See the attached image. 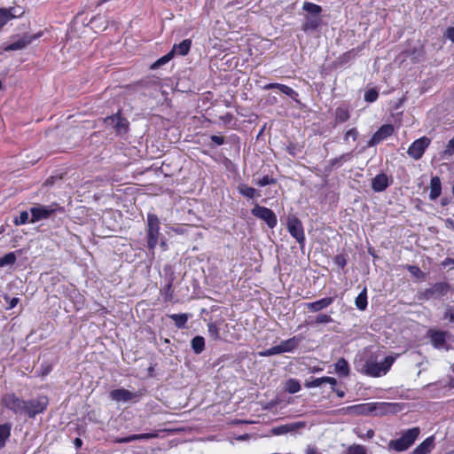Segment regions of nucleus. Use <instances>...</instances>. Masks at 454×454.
Instances as JSON below:
<instances>
[{"mask_svg": "<svg viewBox=\"0 0 454 454\" xmlns=\"http://www.w3.org/2000/svg\"><path fill=\"white\" fill-rule=\"evenodd\" d=\"M395 406V404L390 403H366L347 406L341 411L355 415L382 416L393 412Z\"/></svg>", "mask_w": 454, "mask_h": 454, "instance_id": "f257e3e1", "label": "nucleus"}, {"mask_svg": "<svg viewBox=\"0 0 454 454\" xmlns=\"http://www.w3.org/2000/svg\"><path fill=\"white\" fill-rule=\"evenodd\" d=\"M419 434L420 428L419 427H411L403 432L399 438L391 440L388 447L398 452L404 451L413 445Z\"/></svg>", "mask_w": 454, "mask_h": 454, "instance_id": "f03ea898", "label": "nucleus"}, {"mask_svg": "<svg viewBox=\"0 0 454 454\" xmlns=\"http://www.w3.org/2000/svg\"><path fill=\"white\" fill-rule=\"evenodd\" d=\"M160 219L157 215L147 214L146 242L147 248L154 254V249L158 245L160 237Z\"/></svg>", "mask_w": 454, "mask_h": 454, "instance_id": "7ed1b4c3", "label": "nucleus"}, {"mask_svg": "<svg viewBox=\"0 0 454 454\" xmlns=\"http://www.w3.org/2000/svg\"><path fill=\"white\" fill-rule=\"evenodd\" d=\"M395 358L391 356H386L384 361L377 363L373 361H366L364 364V372L371 377H380L385 375L391 368Z\"/></svg>", "mask_w": 454, "mask_h": 454, "instance_id": "20e7f679", "label": "nucleus"}, {"mask_svg": "<svg viewBox=\"0 0 454 454\" xmlns=\"http://www.w3.org/2000/svg\"><path fill=\"white\" fill-rule=\"evenodd\" d=\"M57 211H63V207L58 203H52L49 206L37 205L30 208V223H34L41 220L48 219Z\"/></svg>", "mask_w": 454, "mask_h": 454, "instance_id": "39448f33", "label": "nucleus"}, {"mask_svg": "<svg viewBox=\"0 0 454 454\" xmlns=\"http://www.w3.org/2000/svg\"><path fill=\"white\" fill-rule=\"evenodd\" d=\"M49 404V399L45 395H40L35 399L25 401L24 414L29 418H35L36 415L43 413Z\"/></svg>", "mask_w": 454, "mask_h": 454, "instance_id": "423d86ee", "label": "nucleus"}, {"mask_svg": "<svg viewBox=\"0 0 454 454\" xmlns=\"http://www.w3.org/2000/svg\"><path fill=\"white\" fill-rule=\"evenodd\" d=\"M251 214L266 223L269 228L273 229L278 224V218L274 211L269 207L255 204L251 209Z\"/></svg>", "mask_w": 454, "mask_h": 454, "instance_id": "0eeeda50", "label": "nucleus"}, {"mask_svg": "<svg viewBox=\"0 0 454 454\" xmlns=\"http://www.w3.org/2000/svg\"><path fill=\"white\" fill-rule=\"evenodd\" d=\"M431 144V139L426 136H423L414 140L407 150V154L414 160H420L426 150Z\"/></svg>", "mask_w": 454, "mask_h": 454, "instance_id": "6e6552de", "label": "nucleus"}, {"mask_svg": "<svg viewBox=\"0 0 454 454\" xmlns=\"http://www.w3.org/2000/svg\"><path fill=\"white\" fill-rule=\"evenodd\" d=\"M286 225L290 235L303 247L305 243V234L301 221L296 216L288 217Z\"/></svg>", "mask_w": 454, "mask_h": 454, "instance_id": "1a4fd4ad", "label": "nucleus"}, {"mask_svg": "<svg viewBox=\"0 0 454 454\" xmlns=\"http://www.w3.org/2000/svg\"><path fill=\"white\" fill-rule=\"evenodd\" d=\"M3 404L15 414H24L25 400L19 398L13 393H8L2 397Z\"/></svg>", "mask_w": 454, "mask_h": 454, "instance_id": "9d476101", "label": "nucleus"}, {"mask_svg": "<svg viewBox=\"0 0 454 454\" xmlns=\"http://www.w3.org/2000/svg\"><path fill=\"white\" fill-rule=\"evenodd\" d=\"M109 396L112 400L116 402H137L141 396L140 393L131 392L125 388H117L110 392Z\"/></svg>", "mask_w": 454, "mask_h": 454, "instance_id": "9b49d317", "label": "nucleus"}, {"mask_svg": "<svg viewBox=\"0 0 454 454\" xmlns=\"http://www.w3.org/2000/svg\"><path fill=\"white\" fill-rule=\"evenodd\" d=\"M394 126L392 124H383L379 129L372 136L367 143V145L373 146L380 144L381 141L391 137L394 133Z\"/></svg>", "mask_w": 454, "mask_h": 454, "instance_id": "f8f14e48", "label": "nucleus"}, {"mask_svg": "<svg viewBox=\"0 0 454 454\" xmlns=\"http://www.w3.org/2000/svg\"><path fill=\"white\" fill-rule=\"evenodd\" d=\"M391 184V181L386 173L376 175L371 182V187L375 192H384Z\"/></svg>", "mask_w": 454, "mask_h": 454, "instance_id": "ddd939ff", "label": "nucleus"}, {"mask_svg": "<svg viewBox=\"0 0 454 454\" xmlns=\"http://www.w3.org/2000/svg\"><path fill=\"white\" fill-rule=\"evenodd\" d=\"M23 13V11L18 12L15 7L0 8V30L8 21L21 17Z\"/></svg>", "mask_w": 454, "mask_h": 454, "instance_id": "4468645a", "label": "nucleus"}, {"mask_svg": "<svg viewBox=\"0 0 454 454\" xmlns=\"http://www.w3.org/2000/svg\"><path fill=\"white\" fill-rule=\"evenodd\" d=\"M333 301V297H325L312 302H308L305 304V307L309 312L316 313L330 306Z\"/></svg>", "mask_w": 454, "mask_h": 454, "instance_id": "2eb2a0df", "label": "nucleus"}, {"mask_svg": "<svg viewBox=\"0 0 454 454\" xmlns=\"http://www.w3.org/2000/svg\"><path fill=\"white\" fill-rule=\"evenodd\" d=\"M447 335L448 332H443L440 330L429 331V338L431 343L435 348H442L445 345Z\"/></svg>", "mask_w": 454, "mask_h": 454, "instance_id": "dca6fc26", "label": "nucleus"}, {"mask_svg": "<svg viewBox=\"0 0 454 454\" xmlns=\"http://www.w3.org/2000/svg\"><path fill=\"white\" fill-rule=\"evenodd\" d=\"M434 435H430L419 443L412 451V454H429L434 450Z\"/></svg>", "mask_w": 454, "mask_h": 454, "instance_id": "f3484780", "label": "nucleus"}, {"mask_svg": "<svg viewBox=\"0 0 454 454\" xmlns=\"http://www.w3.org/2000/svg\"><path fill=\"white\" fill-rule=\"evenodd\" d=\"M262 89L265 90L278 89L283 94H285L292 98H295L298 96V93L294 90H293L291 87H289L286 84H282V83H278V82L267 83L262 87Z\"/></svg>", "mask_w": 454, "mask_h": 454, "instance_id": "a211bd4d", "label": "nucleus"}, {"mask_svg": "<svg viewBox=\"0 0 454 454\" xmlns=\"http://www.w3.org/2000/svg\"><path fill=\"white\" fill-rule=\"evenodd\" d=\"M322 24L321 16H305V21L301 26V29L304 32L315 31L317 30Z\"/></svg>", "mask_w": 454, "mask_h": 454, "instance_id": "6ab92c4d", "label": "nucleus"}, {"mask_svg": "<svg viewBox=\"0 0 454 454\" xmlns=\"http://www.w3.org/2000/svg\"><path fill=\"white\" fill-rule=\"evenodd\" d=\"M324 383H328L331 386L337 385V380L333 377L324 376L321 378H311L310 380H306L304 386L308 388L320 387Z\"/></svg>", "mask_w": 454, "mask_h": 454, "instance_id": "aec40b11", "label": "nucleus"}, {"mask_svg": "<svg viewBox=\"0 0 454 454\" xmlns=\"http://www.w3.org/2000/svg\"><path fill=\"white\" fill-rule=\"evenodd\" d=\"M429 187H430V192H429L430 200H437L442 193L441 178L438 176H432L430 179Z\"/></svg>", "mask_w": 454, "mask_h": 454, "instance_id": "412c9836", "label": "nucleus"}, {"mask_svg": "<svg viewBox=\"0 0 454 454\" xmlns=\"http://www.w3.org/2000/svg\"><path fill=\"white\" fill-rule=\"evenodd\" d=\"M302 340V337L301 335H296L292 338H289L286 340H283L279 347L281 348L282 353L292 352L294 351Z\"/></svg>", "mask_w": 454, "mask_h": 454, "instance_id": "4be33fe9", "label": "nucleus"}, {"mask_svg": "<svg viewBox=\"0 0 454 454\" xmlns=\"http://www.w3.org/2000/svg\"><path fill=\"white\" fill-rule=\"evenodd\" d=\"M174 276L173 274L170 275L168 283L164 285L160 290V294L163 296V300L165 302H171L174 299V289H173V283H174Z\"/></svg>", "mask_w": 454, "mask_h": 454, "instance_id": "5701e85b", "label": "nucleus"}, {"mask_svg": "<svg viewBox=\"0 0 454 454\" xmlns=\"http://www.w3.org/2000/svg\"><path fill=\"white\" fill-rule=\"evenodd\" d=\"M237 189L239 193L247 200H252L261 195L260 192H258L255 188L248 186L244 183H240Z\"/></svg>", "mask_w": 454, "mask_h": 454, "instance_id": "b1692460", "label": "nucleus"}, {"mask_svg": "<svg viewBox=\"0 0 454 454\" xmlns=\"http://www.w3.org/2000/svg\"><path fill=\"white\" fill-rule=\"evenodd\" d=\"M353 157L352 152L342 153L341 155L331 159L329 160L328 170L331 171L333 168H338L343 165V163L351 160Z\"/></svg>", "mask_w": 454, "mask_h": 454, "instance_id": "393cba45", "label": "nucleus"}, {"mask_svg": "<svg viewBox=\"0 0 454 454\" xmlns=\"http://www.w3.org/2000/svg\"><path fill=\"white\" fill-rule=\"evenodd\" d=\"M192 47V40L184 39L179 43H175L171 50V52L175 55L176 53L180 56H185L189 53Z\"/></svg>", "mask_w": 454, "mask_h": 454, "instance_id": "a878e982", "label": "nucleus"}, {"mask_svg": "<svg viewBox=\"0 0 454 454\" xmlns=\"http://www.w3.org/2000/svg\"><path fill=\"white\" fill-rule=\"evenodd\" d=\"M335 372L340 377H348L350 374V367L344 357H340L334 364Z\"/></svg>", "mask_w": 454, "mask_h": 454, "instance_id": "bb28decb", "label": "nucleus"}, {"mask_svg": "<svg viewBox=\"0 0 454 454\" xmlns=\"http://www.w3.org/2000/svg\"><path fill=\"white\" fill-rule=\"evenodd\" d=\"M350 118V113L347 106H339L334 111V121L336 124L348 121Z\"/></svg>", "mask_w": 454, "mask_h": 454, "instance_id": "cd10ccee", "label": "nucleus"}, {"mask_svg": "<svg viewBox=\"0 0 454 454\" xmlns=\"http://www.w3.org/2000/svg\"><path fill=\"white\" fill-rule=\"evenodd\" d=\"M155 434L145 433V434H130L126 437H117L114 439V442L116 443H128L136 440H142V439H150L152 437H154Z\"/></svg>", "mask_w": 454, "mask_h": 454, "instance_id": "c85d7f7f", "label": "nucleus"}, {"mask_svg": "<svg viewBox=\"0 0 454 454\" xmlns=\"http://www.w3.org/2000/svg\"><path fill=\"white\" fill-rule=\"evenodd\" d=\"M450 289L451 286L447 282H437L432 286V290L434 293L435 297H442L447 295Z\"/></svg>", "mask_w": 454, "mask_h": 454, "instance_id": "c756f323", "label": "nucleus"}, {"mask_svg": "<svg viewBox=\"0 0 454 454\" xmlns=\"http://www.w3.org/2000/svg\"><path fill=\"white\" fill-rule=\"evenodd\" d=\"M12 424L4 423L0 425V449L5 446L6 441L11 436Z\"/></svg>", "mask_w": 454, "mask_h": 454, "instance_id": "7c9ffc66", "label": "nucleus"}, {"mask_svg": "<svg viewBox=\"0 0 454 454\" xmlns=\"http://www.w3.org/2000/svg\"><path fill=\"white\" fill-rule=\"evenodd\" d=\"M191 347L197 355L201 354L205 349V339L202 336H195L191 340Z\"/></svg>", "mask_w": 454, "mask_h": 454, "instance_id": "2f4dec72", "label": "nucleus"}, {"mask_svg": "<svg viewBox=\"0 0 454 454\" xmlns=\"http://www.w3.org/2000/svg\"><path fill=\"white\" fill-rule=\"evenodd\" d=\"M302 9L308 12L307 15L309 16H320L323 9L320 5L311 3V2H304L302 5Z\"/></svg>", "mask_w": 454, "mask_h": 454, "instance_id": "473e14b6", "label": "nucleus"}, {"mask_svg": "<svg viewBox=\"0 0 454 454\" xmlns=\"http://www.w3.org/2000/svg\"><path fill=\"white\" fill-rule=\"evenodd\" d=\"M219 325L220 323L217 321L207 323L208 335L213 340H219L221 339Z\"/></svg>", "mask_w": 454, "mask_h": 454, "instance_id": "72a5a7b5", "label": "nucleus"}, {"mask_svg": "<svg viewBox=\"0 0 454 454\" xmlns=\"http://www.w3.org/2000/svg\"><path fill=\"white\" fill-rule=\"evenodd\" d=\"M168 317L174 321L175 325L178 329L184 328L186 325V323L188 321V318H189L188 315L185 313L171 314V315H168Z\"/></svg>", "mask_w": 454, "mask_h": 454, "instance_id": "f704fd0d", "label": "nucleus"}, {"mask_svg": "<svg viewBox=\"0 0 454 454\" xmlns=\"http://www.w3.org/2000/svg\"><path fill=\"white\" fill-rule=\"evenodd\" d=\"M356 306L360 310H364L367 308V290L364 287L362 292L357 295L355 301Z\"/></svg>", "mask_w": 454, "mask_h": 454, "instance_id": "c9c22d12", "label": "nucleus"}, {"mask_svg": "<svg viewBox=\"0 0 454 454\" xmlns=\"http://www.w3.org/2000/svg\"><path fill=\"white\" fill-rule=\"evenodd\" d=\"M29 43H30V40H28L27 38H20L13 43L8 44L5 47V51H11L21 50V49L25 48Z\"/></svg>", "mask_w": 454, "mask_h": 454, "instance_id": "e433bc0d", "label": "nucleus"}, {"mask_svg": "<svg viewBox=\"0 0 454 454\" xmlns=\"http://www.w3.org/2000/svg\"><path fill=\"white\" fill-rule=\"evenodd\" d=\"M406 270L417 279L425 280L427 278V275L423 272L420 268L417 265H406Z\"/></svg>", "mask_w": 454, "mask_h": 454, "instance_id": "4c0bfd02", "label": "nucleus"}, {"mask_svg": "<svg viewBox=\"0 0 454 454\" xmlns=\"http://www.w3.org/2000/svg\"><path fill=\"white\" fill-rule=\"evenodd\" d=\"M286 390L290 394H295L301 390V384L296 379H289L286 382Z\"/></svg>", "mask_w": 454, "mask_h": 454, "instance_id": "58836bf2", "label": "nucleus"}, {"mask_svg": "<svg viewBox=\"0 0 454 454\" xmlns=\"http://www.w3.org/2000/svg\"><path fill=\"white\" fill-rule=\"evenodd\" d=\"M16 259L17 258L14 252L7 253L3 257L0 258V267L12 265L15 263Z\"/></svg>", "mask_w": 454, "mask_h": 454, "instance_id": "ea45409f", "label": "nucleus"}, {"mask_svg": "<svg viewBox=\"0 0 454 454\" xmlns=\"http://www.w3.org/2000/svg\"><path fill=\"white\" fill-rule=\"evenodd\" d=\"M367 450L364 445L352 444L346 450V454H366Z\"/></svg>", "mask_w": 454, "mask_h": 454, "instance_id": "a19ab883", "label": "nucleus"}, {"mask_svg": "<svg viewBox=\"0 0 454 454\" xmlns=\"http://www.w3.org/2000/svg\"><path fill=\"white\" fill-rule=\"evenodd\" d=\"M174 58L173 52L171 51L168 52L166 55L160 57L159 59H157L152 66V68H157L160 67L165 64H167L168 61H170Z\"/></svg>", "mask_w": 454, "mask_h": 454, "instance_id": "79ce46f5", "label": "nucleus"}, {"mask_svg": "<svg viewBox=\"0 0 454 454\" xmlns=\"http://www.w3.org/2000/svg\"><path fill=\"white\" fill-rule=\"evenodd\" d=\"M348 259L346 254H338L333 257V262L340 269H344L348 264Z\"/></svg>", "mask_w": 454, "mask_h": 454, "instance_id": "37998d69", "label": "nucleus"}, {"mask_svg": "<svg viewBox=\"0 0 454 454\" xmlns=\"http://www.w3.org/2000/svg\"><path fill=\"white\" fill-rule=\"evenodd\" d=\"M359 137V132L356 128H351L348 129L343 136V140L345 143H348L349 141V138H351L353 141H356Z\"/></svg>", "mask_w": 454, "mask_h": 454, "instance_id": "c03bdc74", "label": "nucleus"}, {"mask_svg": "<svg viewBox=\"0 0 454 454\" xmlns=\"http://www.w3.org/2000/svg\"><path fill=\"white\" fill-rule=\"evenodd\" d=\"M278 183V180L272 176H270L268 175L262 176L261 179L256 181V184L260 187H264L266 185L270 184H276Z\"/></svg>", "mask_w": 454, "mask_h": 454, "instance_id": "a18cd8bd", "label": "nucleus"}, {"mask_svg": "<svg viewBox=\"0 0 454 454\" xmlns=\"http://www.w3.org/2000/svg\"><path fill=\"white\" fill-rule=\"evenodd\" d=\"M356 55V49H351L346 52H344L342 55L340 56L339 59L341 64L348 63L349 60L354 59Z\"/></svg>", "mask_w": 454, "mask_h": 454, "instance_id": "49530a36", "label": "nucleus"}, {"mask_svg": "<svg viewBox=\"0 0 454 454\" xmlns=\"http://www.w3.org/2000/svg\"><path fill=\"white\" fill-rule=\"evenodd\" d=\"M379 92L376 89H370L364 93V100L372 103L377 100Z\"/></svg>", "mask_w": 454, "mask_h": 454, "instance_id": "de8ad7c7", "label": "nucleus"}, {"mask_svg": "<svg viewBox=\"0 0 454 454\" xmlns=\"http://www.w3.org/2000/svg\"><path fill=\"white\" fill-rule=\"evenodd\" d=\"M281 348L279 347V345L278 346H273L270 348H267L262 352H260V356H274V355H277V354H281Z\"/></svg>", "mask_w": 454, "mask_h": 454, "instance_id": "09e8293b", "label": "nucleus"}, {"mask_svg": "<svg viewBox=\"0 0 454 454\" xmlns=\"http://www.w3.org/2000/svg\"><path fill=\"white\" fill-rule=\"evenodd\" d=\"M333 322V318L328 314H318L314 321L315 325H320V324H328Z\"/></svg>", "mask_w": 454, "mask_h": 454, "instance_id": "8fccbe9b", "label": "nucleus"}, {"mask_svg": "<svg viewBox=\"0 0 454 454\" xmlns=\"http://www.w3.org/2000/svg\"><path fill=\"white\" fill-rule=\"evenodd\" d=\"M28 222L30 223V220L27 211L20 212V216L17 217L14 221L16 225L26 224Z\"/></svg>", "mask_w": 454, "mask_h": 454, "instance_id": "3c124183", "label": "nucleus"}, {"mask_svg": "<svg viewBox=\"0 0 454 454\" xmlns=\"http://www.w3.org/2000/svg\"><path fill=\"white\" fill-rule=\"evenodd\" d=\"M301 150V147L297 145V144H294V143H290L287 146H286V152L288 153V154H290L291 156H296V154L298 153H300Z\"/></svg>", "mask_w": 454, "mask_h": 454, "instance_id": "603ef678", "label": "nucleus"}, {"mask_svg": "<svg viewBox=\"0 0 454 454\" xmlns=\"http://www.w3.org/2000/svg\"><path fill=\"white\" fill-rule=\"evenodd\" d=\"M454 154V137L448 142L443 151L444 156H451Z\"/></svg>", "mask_w": 454, "mask_h": 454, "instance_id": "864d4df0", "label": "nucleus"}, {"mask_svg": "<svg viewBox=\"0 0 454 454\" xmlns=\"http://www.w3.org/2000/svg\"><path fill=\"white\" fill-rule=\"evenodd\" d=\"M444 319H448L450 322H454V307L448 306L445 309Z\"/></svg>", "mask_w": 454, "mask_h": 454, "instance_id": "5fc2aeb1", "label": "nucleus"}, {"mask_svg": "<svg viewBox=\"0 0 454 454\" xmlns=\"http://www.w3.org/2000/svg\"><path fill=\"white\" fill-rule=\"evenodd\" d=\"M210 139L211 141L215 145H222L224 144L225 142V139L222 136H217V135H212L210 137Z\"/></svg>", "mask_w": 454, "mask_h": 454, "instance_id": "6e6d98bb", "label": "nucleus"}, {"mask_svg": "<svg viewBox=\"0 0 454 454\" xmlns=\"http://www.w3.org/2000/svg\"><path fill=\"white\" fill-rule=\"evenodd\" d=\"M423 298L429 300L431 298H435L434 293L432 290V286L429 288H427L424 290V292L421 294Z\"/></svg>", "mask_w": 454, "mask_h": 454, "instance_id": "4d7b16f0", "label": "nucleus"}, {"mask_svg": "<svg viewBox=\"0 0 454 454\" xmlns=\"http://www.w3.org/2000/svg\"><path fill=\"white\" fill-rule=\"evenodd\" d=\"M444 36L454 43V27H448L444 33Z\"/></svg>", "mask_w": 454, "mask_h": 454, "instance_id": "13d9d810", "label": "nucleus"}, {"mask_svg": "<svg viewBox=\"0 0 454 454\" xmlns=\"http://www.w3.org/2000/svg\"><path fill=\"white\" fill-rule=\"evenodd\" d=\"M52 370V366L51 364H42L41 366V375L42 376H45L47 374H49Z\"/></svg>", "mask_w": 454, "mask_h": 454, "instance_id": "bf43d9fd", "label": "nucleus"}, {"mask_svg": "<svg viewBox=\"0 0 454 454\" xmlns=\"http://www.w3.org/2000/svg\"><path fill=\"white\" fill-rule=\"evenodd\" d=\"M305 454H322L316 446L309 445L306 449Z\"/></svg>", "mask_w": 454, "mask_h": 454, "instance_id": "052dcab7", "label": "nucleus"}, {"mask_svg": "<svg viewBox=\"0 0 454 454\" xmlns=\"http://www.w3.org/2000/svg\"><path fill=\"white\" fill-rule=\"evenodd\" d=\"M336 386H331L332 391L336 393L337 396L343 398L345 396V391L335 387Z\"/></svg>", "mask_w": 454, "mask_h": 454, "instance_id": "680f3d73", "label": "nucleus"}, {"mask_svg": "<svg viewBox=\"0 0 454 454\" xmlns=\"http://www.w3.org/2000/svg\"><path fill=\"white\" fill-rule=\"evenodd\" d=\"M20 301V299L18 297H13L9 301V306H8V309H13L14 307L17 306V304L19 303Z\"/></svg>", "mask_w": 454, "mask_h": 454, "instance_id": "e2e57ef3", "label": "nucleus"}, {"mask_svg": "<svg viewBox=\"0 0 454 454\" xmlns=\"http://www.w3.org/2000/svg\"><path fill=\"white\" fill-rule=\"evenodd\" d=\"M451 202V198L450 197H442L441 199L440 204L442 207H446Z\"/></svg>", "mask_w": 454, "mask_h": 454, "instance_id": "0e129e2a", "label": "nucleus"}, {"mask_svg": "<svg viewBox=\"0 0 454 454\" xmlns=\"http://www.w3.org/2000/svg\"><path fill=\"white\" fill-rule=\"evenodd\" d=\"M450 264H453L454 265V259L453 258H450V257H447L445 258L442 262V265L443 267H446L448 265H450Z\"/></svg>", "mask_w": 454, "mask_h": 454, "instance_id": "69168bd1", "label": "nucleus"}, {"mask_svg": "<svg viewBox=\"0 0 454 454\" xmlns=\"http://www.w3.org/2000/svg\"><path fill=\"white\" fill-rule=\"evenodd\" d=\"M74 444L76 449H80L82 445V440L77 437L74 440Z\"/></svg>", "mask_w": 454, "mask_h": 454, "instance_id": "338daca9", "label": "nucleus"}, {"mask_svg": "<svg viewBox=\"0 0 454 454\" xmlns=\"http://www.w3.org/2000/svg\"><path fill=\"white\" fill-rule=\"evenodd\" d=\"M448 386L450 388H454V377L450 380Z\"/></svg>", "mask_w": 454, "mask_h": 454, "instance_id": "774afa93", "label": "nucleus"}]
</instances>
